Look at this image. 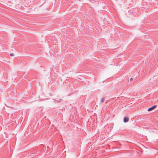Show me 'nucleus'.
Masks as SVG:
<instances>
[{
    "instance_id": "nucleus-1",
    "label": "nucleus",
    "mask_w": 158,
    "mask_h": 158,
    "mask_svg": "<svg viewBox=\"0 0 158 158\" xmlns=\"http://www.w3.org/2000/svg\"><path fill=\"white\" fill-rule=\"evenodd\" d=\"M157 107V106L154 105L149 108L148 110V111H152V110H154Z\"/></svg>"
},
{
    "instance_id": "nucleus-2",
    "label": "nucleus",
    "mask_w": 158,
    "mask_h": 158,
    "mask_svg": "<svg viewBox=\"0 0 158 158\" xmlns=\"http://www.w3.org/2000/svg\"><path fill=\"white\" fill-rule=\"evenodd\" d=\"M129 118L127 117H125L124 118L123 121L124 123H126L128 121Z\"/></svg>"
},
{
    "instance_id": "nucleus-3",
    "label": "nucleus",
    "mask_w": 158,
    "mask_h": 158,
    "mask_svg": "<svg viewBox=\"0 0 158 158\" xmlns=\"http://www.w3.org/2000/svg\"><path fill=\"white\" fill-rule=\"evenodd\" d=\"M104 101H105L104 98V97H103L102 98V99L101 100V103H102L104 102Z\"/></svg>"
},
{
    "instance_id": "nucleus-4",
    "label": "nucleus",
    "mask_w": 158,
    "mask_h": 158,
    "mask_svg": "<svg viewBox=\"0 0 158 158\" xmlns=\"http://www.w3.org/2000/svg\"><path fill=\"white\" fill-rule=\"evenodd\" d=\"M63 100L62 99H60L59 100V101L60 102H62L63 101Z\"/></svg>"
},
{
    "instance_id": "nucleus-5",
    "label": "nucleus",
    "mask_w": 158,
    "mask_h": 158,
    "mask_svg": "<svg viewBox=\"0 0 158 158\" xmlns=\"http://www.w3.org/2000/svg\"><path fill=\"white\" fill-rule=\"evenodd\" d=\"M56 102H57V103H59V102H60L58 100H56Z\"/></svg>"
},
{
    "instance_id": "nucleus-6",
    "label": "nucleus",
    "mask_w": 158,
    "mask_h": 158,
    "mask_svg": "<svg viewBox=\"0 0 158 158\" xmlns=\"http://www.w3.org/2000/svg\"><path fill=\"white\" fill-rule=\"evenodd\" d=\"M10 55L11 56H14V54L13 53H11Z\"/></svg>"
},
{
    "instance_id": "nucleus-7",
    "label": "nucleus",
    "mask_w": 158,
    "mask_h": 158,
    "mask_svg": "<svg viewBox=\"0 0 158 158\" xmlns=\"http://www.w3.org/2000/svg\"><path fill=\"white\" fill-rule=\"evenodd\" d=\"M132 80H133V78H131L130 80V81H131Z\"/></svg>"
},
{
    "instance_id": "nucleus-8",
    "label": "nucleus",
    "mask_w": 158,
    "mask_h": 158,
    "mask_svg": "<svg viewBox=\"0 0 158 158\" xmlns=\"http://www.w3.org/2000/svg\"><path fill=\"white\" fill-rule=\"evenodd\" d=\"M32 154H33V153H32ZM32 155L33 156V155Z\"/></svg>"
}]
</instances>
